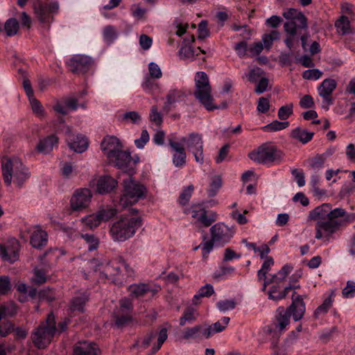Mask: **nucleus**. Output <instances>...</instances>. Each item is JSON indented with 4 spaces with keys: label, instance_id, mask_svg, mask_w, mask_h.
<instances>
[{
    "label": "nucleus",
    "instance_id": "nucleus-1",
    "mask_svg": "<svg viewBox=\"0 0 355 355\" xmlns=\"http://www.w3.org/2000/svg\"><path fill=\"white\" fill-rule=\"evenodd\" d=\"M142 224L143 220L138 214V210L132 209L112 223L110 234L114 241L123 242L132 237Z\"/></svg>",
    "mask_w": 355,
    "mask_h": 355
},
{
    "label": "nucleus",
    "instance_id": "nucleus-2",
    "mask_svg": "<svg viewBox=\"0 0 355 355\" xmlns=\"http://www.w3.org/2000/svg\"><path fill=\"white\" fill-rule=\"evenodd\" d=\"M2 175L4 182L10 185L12 181L21 187L31 176L28 168L16 157H3L1 162Z\"/></svg>",
    "mask_w": 355,
    "mask_h": 355
},
{
    "label": "nucleus",
    "instance_id": "nucleus-3",
    "mask_svg": "<svg viewBox=\"0 0 355 355\" xmlns=\"http://www.w3.org/2000/svg\"><path fill=\"white\" fill-rule=\"evenodd\" d=\"M284 155V152L272 142H266L248 154L251 160L270 165L282 163Z\"/></svg>",
    "mask_w": 355,
    "mask_h": 355
},
{
    "label": "nucleus",
    "instance_id": "nucleus-4",
    "mask_svg": "<svg viewBox=\"0 0 355 355\" xmlns=\"http://www.w3.org/2000/svg\"><path fill=\"white\" fill-rule=\"evenodd\" d=\"M55 315L53 313L48 314L44 322L40 323L33 333L32 339L35 347L39 349L49 345L57 334Z\"/></svg>",
    "mask_w": 355,
    "mask_h": 355
},
{
    "label": "nucleus",
    "instance_id": "nucleus-5",
    "mask_svg": "<svg viewBox=\"0 0 355 355\" xmlns=\"http://www.w3.org/2000/svg\"><path fill=\"white\" fill-rule=\"evenodd\" d=\"M195 97L207 110L212 111L218 108L213 103L214 98L211 96V87L206 73L203 71L196 73L195 76Z\"/></svg>",
    "mask_w": 355,
    "mask_h": 355
},
{
    "label": "nucleus",
    "instance_id": "nucleus-6",
    "mask_svg": "<svg viewBox=\"0 0 355 355\" xmlns=\"http://www.w3.org/2000/svg\"><path fill=\"white\" fill-rule=\"evenodd\" d=\"M124 191L120 198L119 203L123 207L137 202L140 199L146 196V187L134 180L131 177L123 180Z\"/></svg>",
    "mask_w": 355,
    "mask_h": 355
},
{
    "label": "nucleus",
    "instance_id": "nucleus-7",
    "mask_svg": "<svg viewBox=\"0 0 355 355\" xmlns=\"http://www.w3.org/2000/svg\"><path fill=\"white\" fill-rule=\"evenodd\" d=\"M125 267L123 261L112 260L95 266L94 271L98 272L101 279H107L115 284H121L124 280L122 269Z\"/></svg>",
    "mask_w": 355,
    "mask_h": 355
},
{
    "label": "nucleus",
    "instance_id": "nucleus-8",
    "mask_svg": "<svg viewBox=\"0 0 355 355\" xmlns=\"http://www.w3.org/2000/svg\"><path fill=\"white\" fill-rule=\"evenodd\" d=\"M58 2H49L48 0H36L33 3V10L39 21L49 28L53 21V15L58 12Z\"/></svg>",
    "mask_w": 355,
    "mask_h": 355
},
{
    "label": "nucleus",
    "instance_id": "nucleus-9",
    "mask_svg": "<svg viewBox=\"0 0 355 355\" xmlns=\"http://www.w3.org/2000/svg\"><path fill=\"white\" fill-rule=\"evenodd\" d=\"M185 214H190L195 223L205 227H209L217 220V214L212 211H207L201 204H193L184 210Z\"/></svg>",
    "mask_w": 355,
    "mask_h": 355
},
{
    "label": "nucleus",
    "instance_id": "nucleus-10",
    "mask_svg": "<svg viewBox=\"0 0 355 355\" xmlns=\"http://www.w3.org/2000/svg\"><path fill=\"white\" fill-rule=\"evenodd\" d=\"M181 142L187 146V149L192 153L197 162L202 164L204 162L203 155V141L202 135L198 132H191L181 139Z\"/></svg>",
    "mask_w": 355,
    "mask_h": 355
},
{
    "label": "nucleus",
    "instance_id": "nucleus-11",
    "mask_svg": "<svg viewBox=\"0 0 355 355\" xmlns=\"http://www.w3.org/2000/svg\"><path fill=\"white\" fill-rule=\"evenodd\" d=\"M110 161L123 171L132 175L139 162V157L137 156L135 158L132 157L129 152L120 150L113 155V159Z\"/></svg>",
    "mask_w": 355,
    "mask_h": 355
},
{
    "label": "nucleus",
    "instance_id": "nucleus-12",
    "mask_svg": "<svg viewBox=\"0 0 355 355\" xmlns=\"http://www.w3.org/2000/svg\"><path fill=\"white\" fill-rule=\"evenodd\" d=\"M20 243L15 238L9 239L0 244V257L4 261L14 263L19 257Z\"/></svg>",
    "mask_w": 355,
    "mask_h": 355
},
{
    "label": "nucleus",
    "instance_id": "nucleus-13",
    "mask_svg": "<svg viewBox=\"0 0 355 355\" xmlns=\"http://www.w3.org/2000/svg\"><path fill=\"white\" fill-rule=\"evenodd\" d=\"M341 223L339 221H318L315 224V236L316 239H324V242H329L331 236L338 230Z\"/></svg>",
    "mask_w": 355,
    "mask_h": 355
},
{
    "label": "nucleus",
    "instance_id": "nucleus-14",
    "mask_svg": "<svg viewBox=\"0 0 355 355\" xmlns=\"http://www.w3.org/2000/svg\"><path fill=\"white\" fill-rule=\"evenodd\" d=\"M306 296L297 294L293 291L291 297V304L286 308L289 313L290 316L293 317L294 321L297 322L302 320L306 311V304L304 301Z\"/></svg>",
    "mask_w": 355,
    "mask_h": 355
},
{
    "label": "nucleus",
    "instance_id": "nucleus-15",
    "mask_svg": "<svg viewBox=\"0 0 355 355\" xmlns=\"http://www.w3.org/2000/svg\"><path fill=\"white\" fill-rule=\"evenodd\" d=\"M211 238L215 243L224 245L230 241L233 236L234 231L224 223H218L210 228Z\"/></svg>",
    "mask_w": 355,
    "mask_h": 355
},
{
    "label": "nucleus",
    "instance_id": "nucleus-16",
    "mask_svg": "<svg viewBox=\"0 0 355 355\" xmlns=\"http://www.w3.org/2000/svg\"><path fill=\"white\" fill-rule=\"evenodd\" d=\"M92 198V194L89 189L81 188L76 189L70 200L71 209L74 211H79L87 207Z\"/></svg>",
    "mask_w": 355,
    "mask_h": 355
},
{
    "label": "nucleus",
    "instance_id": "nucleus-17",
    "mask_svg": "<svg viewBox=\"0 0 355 355\" xmlns=\"http://www.w3.org/2000/svg\"><path fill=\"white\" fill-rule=\"evenodd\" d=\"M337 87L334 79L326 78L318 87V94L322 98V107L327 110L334 103L332 94Z\"/></svg>",
    "mask_w": 355,
    "mask_h": 355
},
{
    "label": "nucleus",
    "instance_id": "nucleus-18",
    "mask_svg": "<svg viewBox=\"0 0 355 355\" xmlns=\"http://www.w3.org/2000/svg\"><path fill=\"white\" fill-rule=\"evenodd\" d=\"M275 330H272L268 327V332L271 334L274 332L275 334L279 335L283 334L291 322V316L288 311L284 306H279L276 310V314L275 316Z\"/></svg>",
    "mask_w": 355,
    "mask_h": 355
},
{
    "label": "nucleus",
    "instance_id": "nucleus-19",
    "mask_svg": "<svg viewBox=\"0 0 355 355\" xmlns=\"http://www.w3.org/2000/svg\"><path fill=\"white\" fill-rule=\"evenodd\" d=\"M93 60L91 58L84 55L73 56L68 64L70 70L73 73H85L91 68Z\"/></svg>",
    "mask_w": 355,
    "mask_h": 355
},
{
    "label": "nucleus",
    "instance_id": "nucleus-20",
    "mask_svg": "<svg viewBox=\"0 0 355 355\" xmlns=\"http://www.w3.org/2000/svg\"><path fill=\"white\" fill-rule=\"evenodd\" d=\"M282 15L288 20L287 22H291L295 25L297 33L299 30L306 31L308 28L307 18L299 10L289 8L285 10Z\"/></svg>",
    "mask_w": 355,
    "mask_h": 355
},
{
    "label": "nucleus",
    "instance_id": "nucleus-21",
    "mask_svg": "<svg viewBox=\"0 0 355 355\" xmlns=\"http://www.w3.org/2000/svg\"><path fill=\"white\" fill-rule=\"evenodd\" d=\"M129 296L131 298H140L144 297L146 294L150 293L154 296L157 292V288H153L150 284L144 283L132 284L128 288Z\"/></svg>",
    "mask_w": 355,
    "mask_h": 355
},
{
    "label": "nucleus",
    "instance_id": "nucleus-22",
    "mask_svg": "<svg viewBox=\"0 0 355 355\" xmlns=\"http://www.w3.org/2000/svg\"><path fill=\"white\" fill-rule=\"evenodd\" d=\"M168 144L173 151V163L177 167H182L186 164L187 153L181 142L172 139L168 140Z\"/></svg>",
    "mask_w": 355,
    "mask_h": 355
},
{
    "label": "nucleus",
    "instance_id": "nucleus-23",
    "mask_svg": "<svg viewBox=\"0 0 355 355\" xmlns=\"http://www.w3.org/2000/svg\"><path fill=\"white\" fill-rule=\"evenodd\" d=\"M101 149L109 159H113V155L120 150L121 143L119 140L114 137H106L101 144Z\"/></svg>",
    "mask_w": 355,
    "mask_h": 355
},
{
    "label": "nucleus",
    "instance_id": "nucleus-24",
    "mask_svg": "<svg viewBox=\"0 0 355 355\" xmlns=\"http://www.w3.org/2000/svg\"><path fill=\"white\" fill-rule=\"evenodd\" d=\"M89 294L86 291H78L71 299L69 308L71 312L78 311L83 313L85 311V306L89 301Z\"/></svg>",
    "mask_w": 355,
    "mask_h": 355
},
{
    "label": "nucleus",
    "instance_id": "nucleus-25",
    "mask_svg": "<svg viewBox=\"0 0 355 355\" xmlns=\"http://www.w3.org/2000/svg\"><path fill=\"white\" fill-rule=\"evenodd\" d=\"M67 141L69 148L76 153H83L88 147V141L85 137L81 135L74 137L70 130L67 133Z\"/></svg>",
    "mask_w": 355,
    "mask_h": 355
},
{
    "label": "nucleus",
    "instance_id": "nucleus-26",
    "mask_svg": "<svg viewBox=\"0 0 355 355\" xmlns=\"http://www.w3.org/2000/svg\"><path fill=\"white\" fill-rule=\"evenodd\" d=\"M101 351L94 343L78 342L73 348V355H100Z\"/></svg>",
    "mask_w": 355,
    "mask_h": 355
},
{
    "label": "nucleus",
    "instance_id": "nucleus-27",
    "mask_svg": "<svg viewBox=\"0 0 355 355\" xmlns=\"http://www.w3.org/2000/svg\"><path fill=\"white\" fill-rule=\"evenodd\" d=\"M47 242V233L39 226L35 227V230L33 232L30 239L31 245L34 248L40 249L46 245Z\"/></svg>",
    "mask_w": 355,
    "mask_h": 355
},
{
    "label": "nucleus",
    "instance_id": "nucleus-28",
    "mask_svg": "<svg viewBox=\"0 0 355 355\" xmlns=\"http://www.w3.org/2000/svg\"><path fill=\"white\" fill-rule=\"evenodd\" d=\"M117 185V182L109 175L101 176L96 184V191L99 193H106L112 191Z\"/></svg>",
    "mask_w": 355,
    "mask_h": 355
},
{
    "label": "nucleus",
    "instance_id": "nucleus-29",
    "mask_svg": "<svg viewBox=\"0 0 355 355\" xmlns=\"http://www.w3.org/2000/svg\"><path fill=\"white\" fill-rule=\"evenodd\" d=\"M230 318L229 317H223L220 321H217L208 328L204 329V337L209 338L214 334L219 333L225 329L229 324Z\"/></svg>",
    "mask_w": 355,
    "mask_h": 355
},
{
    "label": "nucleus",
    "instance_id": "nucleus-30",
    "mask_svg": "<svg viewBox=\"0 0 355 355\" xmlns=\"http://www.w3.org/2000/svg\"><path fill=\"white\" fill-rule=\"evenodd\" d=\"M329 209H331L329 204H322L309 212V219L317 221H322V220L326 218L328 219Z\"/></svg>",
    "mask_w": 355,
    "mask_h": 355
},
{
    "label": "nucleus",
    "instance_id": "nucleus-31",
    "mask_svg": "<svg viewBox=\"0 0 355 355\" xmlns=\"http://www.w3.org/2000/svg\"><path fill=\"white\" fill-rule=\"evenodd\" d=\"M58 143V137L51 135L40 141L37 146V150L40 153H49L52 151L54 146Z\"/></svg>",
    "mask_w": 355,
    "mask_h": 355
},
{
    "label": "nucleus",
    "instance_id": "nucleus-32",
    "mask_svg": "<svg viewBox=\"0 0 355 355\" xmlns=\"http://www.w3.org/2000/svg\"><path fill=\"white\" fill-rule=\"evenodd\" d=\"M204 329L201 325L187 327L182 331V338L187 341L201 339L204 337Z\"/></svg>",
    "mask_w": 355,
    "mask_h": 355
},
{
    "label": "nucleus",
    "instance_id": "nucleus-33",
    "mask_svg": "<svg viewBox=\"0 0 355 355\" xmlns=\"http://www.w3.org/2000/svg\"><path fill=\"white\" fill-rule=\"evenodd\" d=\"M313 135L314 132H309L299 127L293 129L291 132V137L293 139L303 144L309 142L313 139Z\"/></svg>",
    "mask_w": 355,
    "mask_h": 355
},
{
    "label": "nucleus",
    "instance_id": "nucleus-34",
    "mask_svg": "<svg viewBox=\"0 0 355 355\" xmlns=\"http://www.w3.org/2000/svg\"><path fill=\"white\" fill-rule=\"evenodd\" d=\"M340 217H344V221L352 223L355 220L354 214H347L345 209L342 208H336L333 210L329 209L328 220L336 221V219Z\"/></svg>",
    "mask_w": 355,
    "mask_h": 355
},
{
    "label": "nucleus",
    "instance_id": "nucleus-35",
    "mask_svg": "<svg viewBox=\"0 0 355 355\" xmlns=\"http://www.w3.org/2000/svg\"><path fill=\"white\" fill-rule=\"evenodd\" d=\"M185 93L182 90L171 89L166 95V101L164 106V110L167 112L170 111L171 106L175 102L185 97Z\"/></svg>",
    "mask_w": 355,
    "mask_h": 355
},
{
    "label": "nucleus",
    "instance_id": "nucleus-36",
    "mask_svg": "<svg viewBox=\"0 0 355 355\" xmlns=\"http://www.w3.org/2000/svg\"><path fill=\"white\" fill-rule=\"evenodd\" d=\"M272 284L273 285L271 286L268 291V297L271 300L275 301L281 300L285 298L290 291L289 288H284L283 290H282V284Z\"/></svg>",
    "mask_w": 355,
    "mask_h": 355
},
{
    "label": "nucleus",
    "instance_id": "nucleus-37",
    "mask_svg": "<svg viewBox=\"0 0 355 355\" xmlns=\"http://www.w3.org/2000/svg\"><path fill=\"white\" fill-rule=\"evenodd\" d=\"M334 292L331 291L329 297L324 300L322 304L317 307L313 313V316L315 318H318L320 315H324L328 312L334 302Z\"/></svg>",
    "mask_w": 355,
    "mask_h": 355
},
{
    "label": "nucleus",
    "instance_id": "nucleus-38",
    "mask_svg": "<svg viewBox=\"0 0 355 355\" xmlns=\"http://www.w3.org/2000/svg\"><path fill=\"white\" fill-rule=\"evenodd\" d=\"M293 266L290 264H285L276 274L273 275L270 279L273 284H283L288 275L293 270Z\"/></svg>",
    "mask_w": 355,
    "mask_h": 355
},
{
    "label": "nucleus",
    "instance_id": "nucleus-39",
    "mask_svg": "<svg viewBox=\"0 0 355 355\" xmlns=\"http://www.w3.org/2000/svg\"><path fill=\"white\" fill-rule=\"evenodd\" d=\"M284 31L287 33L284 42L286 46L291 49L293 46L294 37L297 34L295 26L291 22H285L284 24Z\"/></svg>",
    "mask_w": 355,
    "mask_h": 355
},
{
    "label": "nucleus",
    "instance_id": "nucleus-40",
    "mask_svg": "<svg viewBox=\"0 0 355 355\" xmlns=\"http://www.w3.org/2000/svg\"><path fill=\"white\" fill-rule=\"evenodd\" d=\"M198 313L193 307L189 306L185 309L182 316L180 318V325L184 326L187 322L191 323L197 319Z\"/></svg>",
    "mask_w": 355,
    "mask_h": 355
},
{
    "label": "nucleus",
    "instance_id": "nucleus-41",
    "mask_svg": "<svg viewBox=\"0 0 355 355\" xmlns=\"http://www.w3.org/2000/svg\"><path fill=\"white\" fill-rule=\"evenodd\" d=\"M335 27L336 28L338 34L342 35L350 33V22L347 17L342 15L335 22Z\"/></svg>",
    "mask_w": 355,
    "mask_h": 355
},
{
    "label": "nucleus",
    "instance_id": "nucleus-42",
    "mask_svg": "<svg viewBox=\"0 0 355 355\" xmlns=\"http://www.w3.org/2000/svg\"><path fill=\"white\" fill-rule=\"evenodd\" d=\"M48 271L44 268H35L31 282L35 284H44L47 280Z\"/></svg>",
    "mask_w": 355,
    "mask_h": 355
},
{
    "label": "nucleus",
    "instance_id": "nucleus-43",
    "mask_svg": "<svg viewBox=\"0 0 355 355\" xmlns=\"http://www.w3.org/2000/svg\"><path fill=\"white\" fill-rule=\"evenodd\" d=\"M19 29V24L15 18L8 19L4 24V31L8 37L15 35Z\"/></svg>",
    "mask_w": 355,
    "mask_h": 355
},
{
    "label": "nucleus",
    "instance_id": "nucleus-44",
    "mask_svg": "<svg viewBox=\"0 0 355 355\" xmlns=\"http://www.w3.org/2000/svg\"><path fill=\"white\" fill-rule=\"evenodd\" d=\"M274 264V260L271 257H266L263 261L261 268L257 272V278L259 281H261L262 279H265L266 275L271 269V267Z\"/></svg>",
    "mask_w": 355,
    "mask_h": 355
},
{
    "label": "nucleus",
    "instance_id": "nucleus-45",
    "mask_svg": "<svg viewBox=\"0 0 355 355\" xmlns=\"http://www.w3.org/2000/svg\"><path fill=\"white\" fill-rule=\"evenodd\" d=\"M82 223L89 230H93L100 225L101 223L98 214H91L86 216L81 219Z\"/></svg>",
    "mask_w": 355,
    "mask_h": 355
},
{
    "label": "nucleus",
    "instance_id": "nucleus-46",
    "mask_svg": "<svg viewBox=\"0 0 355 355\" xmlns=\"http://www.w3.org/2000/svg\"><path fill=\"white\" fill-rule=\"evenodd\" d=\"M96 214L101 222H106L112 218L117 214V210L112 207H106L105 208L98 210Z\"/></svg>",
    "mask_w": 355,
    "mask_h": 355
},
{
    "label": "nucleus",
    "instance_id": "nucleus-47",
    "mask_svg": "<svg viewBox=\"0 0 355 355\" xmlns=\"http://www.w3.org/2000/svg\"><path fill=\"white\" fill-rule=\"evenodd\" d=\"M289 125L288 121H279L277 120L273 121L270 123L263 126V130L265 132H276L282 130Z\"/></svg>",
    "mask_w": 355,
    "mask_h": 355
},
{
    "label": "nucleus",
    "instance_id": "nucleus-48",
    "mask_svg": "<svg viewBox=\"0 0 355 355\" xmlns=\"http://www.w3.org/2000/svg\"><path fill=\"white\" fill-rule=\"evenodd\" d=\"M194 191V187L193 184L189 185L187 187H185L178 198V202L182 206H185L189 202L191 196Z\"/></svg>",
    "mask_w": 355,
    "mask_h": 355
},
{
    "label": "nucleus",
    "instance_id": "nucleus-49",
    "mask_svg": "<svg viewBox=\"0 0 355 355\" xmlns=\"http://www.w3.org/2000/svg\"><path fill=\"white\" fill-rule=\"evenodd\" d=\"M326 161V156L324 154L317 155L309 159V166L314 171L320 170Z\"/></svg>",
    "mask_w": 355,
    "mask_h": 355
},
{
    "label": "nucleus",
    "instance_id": "nucleus-50",
    "mask_svg": "<svg viewBox=\"0 0 355 355\" xmlns=\"http://www.w3.org/2000/svg\"><path fill=\"white\" fill-rule=\"evenodd\" d=\"M80 236L88 244V250L89 251L97 250L99 245V239L97 236L90 234H81Z\"/></svg>",
    "mask_w": 355,
    "mask_h": 355
},
{
    "label": "nucleus",
    "instance_id": "nucleus-51",
    "mask_svg": "<svg viewBox=\"0 0 355 355\" xmlns=\"http://www.w3.org/2000/svg\"><path fill=\"white\" fill-rule=\"evenodd\" d=\"M293 114V104L288 103L279 107L278 118L282 121L288 119Z\"/></svg>",
    "mask_w": 355,
    "mask_h": 355
},
{
    "label": "nucleus",
    "instance_id": "nucleus-52",
    "mask_svg": "<svg viewBox=\"0 0 355 355\" xmlns=\"http://www.w3.org/2000/svg\"><path fill=\"white\" fill-rule=\"evenodd\" d=\"M279 39V32L277 31H272L269 34H264L262 37V41L265 48L269 50L274 40Z\"/></svg>",
    "mask_w": 355,
    "mask_h": 355
},
{
    "label": "nucleus",
    "instance_id": "nucleus-53",
    "mask_svg": "<svg viewBox=\"0 0 355 355\" xmlns=\"http://www.w3.org/2000/svg\"><path fill=\"white\" fill-rule=\"evenodd\" d=\"M121 121L125 123L131 122L134 124H137L140 122L141 116L137 112L130 111L124 113L122 115Z\"/></svg>",
    "mask_w": 355,
    "mask_h": 355
},
{
    "label": "nucleus",
    "instance_id": "nucleus-54",
    "mask_svg": "<svg viewBox=\"0 0 355 355\" xmlns=\"http://www.w3.org/2000/svg\"><path fill=\"white\" fill-rule=\"evenodd\" d=\"M156 336V332L150 331L148 333L146 336H144L143 338L138 340L136 345L139 347L146 349L150 345L152 340L155 338Z\"/></svg>",
    "mask_w": 355,
    "mask_h": 355
},
{
    "label": "nucleus",
    "instance_id": "nucleus-55",
    "mask_svg": "<svg viewBox=\"0 0 355 355\" xmlns=\"http://www.w3.org/2000/svg\"><path fill=\"white\" fill-rule=\"evenodd\" d=\"M167 329L166 328H162L159 332L157 343L152 347V352L153 354H155L161 348L163 343L167 339Z\"/></svg>",
    "mask_w": 355,
    "mask_h": 355
},
{
    "label": "nucleus",
    "instance_id": "nucleus-56",
    "mask_svg": "<svg viewBox=\"0 0 355 355\" xmlns=\"http://www.w3.org/2000/svg\"><path fill=\"white\" fill-rule=\"evenodd\" d=\"M216 306L220 311L225 312L234 309L236 306V302L233 300H220L216 303Z\"/></svg>",
    "mask_w": 355,
    "mask_h": 355
},
{
    "label": "nucleus",
    "instance_id": "nucleus-57",
    "mask_svg": "<svg viewBox=\"0 0 355 355\" xmlns=\"http://www.w3.org/2000/svg\"><path fill=\"white\" fill-rule=\"evenodd\" d=\"M214 243L215 242L212 241V239L211 238L209 241L201 243L200 245L194 248V250H196L198 248H201L203 258H207L208 254L212 250Z\"/></svg>",
    "mask_w": 355,
    "mask_h": 355
},
{
    "label": "nucleus",
    "instance_id": "nucleus-58",
    "mask_svg": "<svg viewBox=\"0 0 355 355\" xmlns=\"http://www.w3.org/2000/svg\"><path fill=\"white\" fill-rule=\"evenodd\" d=\"M234 50L237 55L241 58H244L247 56V52L248 51V44L245 41H241L234 46Z\"/></svg>",
    "mask_w": 355,
    "mask_h": 355
},
{
    "label": "nucleus",
    "instance_id": "nucleus-59",
    "mask_svg": "<svg viewBox=\"0 0 355 355\" xmlns=\"http://www.w3.org/2000/svg\"><path fill=\"white\" fill-rule=\"evenodd\" d=\"M103 37L107 42H112L116 37V31L114 27L111 26H105L103 30Z\"/></svg>",
    "mask_w": 355,
    "mask_h": 355
},
{
    "label": "nucleus",
    "instance_id": "nucleus-60",
    "mask_svg": "<svg viewBox=\"0 0 355 355\" xmlns=\"http://www.w3.org/2000/svg\"><path fill=\"white\" fill-rule=\"evenodd\" d=\"M322 75V71L318 69H308L303 72L302 77L306 80H318Z\"/></svg>",
    "mask_w": 355,
    "mask_h": 355
},
{
    "label": "nucleus",
    "instance_id": "nucleus-61",
    "mask_svg": "<svg viewBox=\"0 0 355 355\" xmlns=\"http://www.w3.org/2000/svg\"><path fill=\"white\" fill-rule=\"evenodd\" d=\"M150 139L148 131L145 129L141 131V136L139 139L135 140V144L137 148H143L148 142Z\"/></svg>",
    "mask_w": 355,
    "mask_h": 355
},
{
    "label": "nucleus",
    "instance_id": "nucleus-62",
    "mask_svg": "<svg viewBox=\"0 0 355 355\" xmlns=\"http://www.w3.org/2000/svg\"><path fill=\"white\" fill-rule=\"evenodd\" d=\"M150 120L154 122L156 125H159L162 123V117L161 114L158 112V108L156 105L151 107L150 113Z\"/></svg>",
    "mask_w": 355,
    "mask_h": 355
},
{
    "label": "nucleus",
    "instance_id": "nucleus-63",
    "mask_svg": "<svg viewBox=\"0 0 355 355\" xmlns=\"http://www.w3.org/2000/svg\"><path fill=\"white\" fill-rule=\"evenodd\" d=\"M0 336L6 337L13 331L12 324L4 319L0 324Z\"/></svg>",
    "mask_w": 355,
    "mask_h": 355
},
{
    "label": "nucleus",
    "instance_id": "nucleus-64",
    "mask_svg": "<svg viewBox=\"0 0 355 355\" xmlns=\"http://www.w3.org/2000/svg\"><path fill=\"white\" fill-rule=\"evenodd\" d=\"M355 293V282L347 281L346 286L342 291L343 296L345 298L352 297Z\"/></svg>",
    "mask_w": 355,
    "mask_h": 355
}]
</instances>
